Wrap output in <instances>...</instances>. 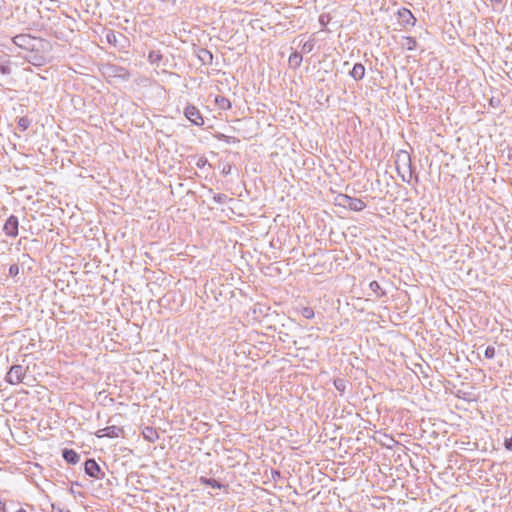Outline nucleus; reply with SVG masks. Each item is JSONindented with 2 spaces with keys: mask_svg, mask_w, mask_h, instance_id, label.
Returning <instances> with one entry per match:
<instances>
[{
  "mask_svg": "<svg viewBox=\"0 0 512 512\" xmlns=\"http://www.w3.org/2000/svg\"><path fill=\"white\" fill-rule=\"evenodd\" d=\"M499 102H500L499 100H494V98H491L490 105L493 107H496Z\"/></svg>",
  "mask_w": 512,
  "mask_h": 512,
  "instance_id": "32",
  "label": "nucleus"
},
{
  "mask_svg": "<svg viewBox=\"0 0 512 512\" xmlns=\"http://www.w3.org/2000/svg\"><path fill=\"white\" fill-rule=\"evenodd\" d=\"M84 466L85 473L92 478L102 479L105 476L104 472L101 470L100 466L94 459L86 460Z\"/></svg>",
  "mask_w": 512,
  "mask_h": 512,
  "instance_id": "7",
  "label": "nucleus"
},
{
  "mask_svg": "<svg viewBox=\"0 0 512 512\" xmlns=\"http://www.w3.org/2000/svg\"><path fill=\"white\" fill-rule=\"evenodd\" d=\"M198 58L203 64H211L213 60V55L207 49H200L198 53Z\"/></svg>",
  "mask_w": 512,
  "mask_h": 512,
  "instance_id": "17",
  "label": "nucleus"
},
{
  "mask_svg": "<svg viewBox=\"0 0 512 512\" xmlns=\"http://www.w3.org/2000/svg\"><path fill=\"white\" fill-rule=\"evenodd\" d=\"M208 163L207 158L205 157H199L196 161V166L198 168H204L206 164Z\"/></svg>",
  "mask_w": 512,
  "mask_h": 512,
  "instance_id": "28",
  "label": "nucleus"
},
{
  "mask_svg": "<svg viewBox=\"0 0 512 512\" xmlns=\"http://www.w3.org/2000/svg\"><path fill=\"white\" fill-rule=\"evenodd\" d=\"M142 435L143 438L150 443H154L159 439V434L157 430L150 426H146L143 428Z\"/></svg>",
  "mask_w": 512,
  "mask_h": 512,
  "instance_id": "11",
  "label": "nucleus"
},
{
  "mask_svg": "<svg viewBox=\"0 0 512 512\" xmlns=\"http://www.w3.org/2000/svg\"><path fill=\"white\" fill-rule=\"evenodd\" d=\"M3 232L10 238H16L19 232V220L15 215H10L3 226Z\"/></svg>",
  "mask_w": 512,
  "mask_h": 512,
  "instance_id": "4",
  "label": "nucleus"
},
{
  "mask_svg": "<svg viewBox=\"0 0 512 512\" xmlns=\"http://www.w3.org/2000/svg\"><path fill=\"white\" fill-rule=\"evenodd\" d=\"M314 45H315L314 40H308L305 43H303V45L301 47V51L303 53H310L313 50Z\"/></svg>",
  "mask_w": 512,
  "mask_h": 512,
  "instance_id": "25",
  "label": "nucleus"
},
{
  "mask_svg": "<svg viewBox=\"0 0 512 512\" xmlns=\"http://www.w3.org/2000/svg\"><path fill=\"white\" fill-rule=\"evenodd\" d=\"M300 314L306 319H312L315 316L314 310L311 307H301Z\"/></svg>",
  "mask_w": 512,
  "mask_h": 512,
  "instance_id": "24",
  "label": "nucleus"
},
{
  "mask_svg": "<svg viewBox=\"0 0 512 512\" xmlns=\"http://www.w3.org/2000/svg\"><path fill=\"white\" fill-rule=\"evenodd\" d=\"M213 200L218 204H224L228 200V196L223 193H218L213 196Z\"/></svg>",
  "mask_w": 512,
  "mask_h": 512,
  "instance_id": "26",
  "label": "nucleus"
},
{
  "mask_svg": "<svg viewBox=\"0 0 512 512\" xmlns=\"http://www.w3.org/2000/svg\"><path fill=\"white\" fill-rule=\"evenodd\" d=\"M350 76L355 80L363 79L365 75V67L361 63L354 64L352 70L350 71Z\"/></svg>",
  "mask_w": 512,
  "mask_h": 512,
  "instance_id": "12",
  "label": "nucleus"
},
{
  "mask_svg": "<svg viewBox=\"0 0 512 512\" xmlns=\"http://www.w3.org/2000/svg\"><path fill=\"white\" fill-rule=\"evenodd\" d=\"M484 356L487 359H492L495 356V347L494 346H487L484 351Z\"/></svg>",
  "mask_w": 512,
  "mask_h": 512,
  "instance_id": "27",
  "label": "nucleus"
},
{
  "mask_svg": "<svg viewBox=\"0 0 512 512\" xmlns=\"http://www.w3.org/2000/svg\"><path fill=\"white\" fill-rule=\"evenodd\" d=\"M26 368L22 365H13L6 375V381L9 384L17 385L21 383L26 375Z\"/></svg>",
  "mask_w": 512,
  "mask_h": 512,
  "instance_id": "2",
  "label": "nucleus"
},
{
  "mask_svg": "<svg viewBox=\"0 0 512 512\" xmlns=\"http://www.w3.org/2000/svg\"><path fill=\"white\" fill-rule=\"evenodd\" d=\"M277 476H278V477H280V472H278V471H274V472H273V477L275 478V477H277Z\"/></svg>",
  "mask_w": 512,
  "mask_h": 512,
  "instance_id": "34",
  "label": "nucleus"
},
{
  "mask_svg": "<svg viewBox=\"0 0 512 512\" xmlns=\"http://www.w3.org/2000/svg\"><path fill=\"white\" fill-rule=\"evenodd\" d=\"M62 456L67 463L73 464V465L77 464L80 460L79 454L76 451H74L73 449L65 448L62 451Z\"/></svg>",
  "mask_w": 512,
  "mask_h": 512,
  "instance_id": "10",
  "label": "nucleus"
},
{
  "mask_svg": "<svg viewBox=\"0 0 512 512\" xmlns=\"http://www.w3.org/2000/svg\"><path fill=\"white\" fill-rule=\"evenodd\" d=\"M277 476H278V477H280V472H278V471H274V472H273V477L275 478V477H277Z\"/></svg>",
  "mask_w": 512,
  "mask_h": 512,
  "instance_id": "35",
  "label": "nucleus"
},
{
  "mask_svg": "<svg viewBox=\"0 0 512 512\" xmlns=\"http://www.w3.org/2000/svg\"><path fill=\"white\" fill-rule=\"evenodd\" d=\"M95 435L98 437V438H102V437H108V438H118V437H123L124 435V429L122 427H119V426H116V425H111V426H107L103 429H99Z\"/></svg>",
  "mask_w": 512,
  "mask_h": 512,
  "instance_id": "6",
  "label": "nucleus"
},
{
  "mask_svg": "<svg viewBox=\"0 0 512 512\" xmlns=\"http://www.w3.org/2000/svg\"><path fill=\"white\" fill-rule=\"evenodd\" d=\"M399 159H402L404 166H406L407 171L401 172V167L397 163V171L400 177L404 182L410 183L411 178L413 176L412 166H411V158L410 155L407 153H403L402 155L398 156Z\"/></svg>",
  "mask_w": 512,
  "mask_h": 512,
  "instance_id": "3",
  "label": "nucleus"
},
{
  "mask_svg": "<svg viewBox=\"0 0 512 512\" xmlns=\"http://www.w3.org/2000/svg\"><path fill=\"white\" fill-rule=\"evenodd\" d=\"M111 70L115 76L121 77L123 79L129 78V72L123 67L112 66Z\"/></svg>",
  "mask_w": 512,
  "mask_h": 512,
  "instance_id": "20",
  "label": "nucleus"
},
{
  "mask_svg": "<svg viewBox=\"0 0 512 512\" xmlns=\"http://www.w3.org/2000/svg\"><path fill=\"white\" fill-rule=\"evenodd\" d=\"M200 482L202 484L210 486L212 488L221 489L223 487V485L220 482H218L216 479H213V478L201 477Z\"/></svg>",
  "mask_w": 512,
  "mask_h": 512,
  "instance_id": "19",
  "label": "nucleus"
},
{
  "mask_svg": "<svg viewBox=\"0 0 512 512\" xmlns=\"http://www.w3.org/2000/svg\"><path fill=\"white\" fill-rule=\"evenodd\" d=\"M398 22L402 26H414L416 18L413 16L409 9L402 8L398 11Z\"/></svg>",
  "mask_w": 512,
  "mask_h": 512,
  "instance_id": "8",
  "label": "nucleus"
},
{
  "mask_svg": "<svg viewBox=\"0 0 512 512\" xmlns=\"http://www.w3.org/2000/svg\"><path fill=\"white\" fill-rule=\"evenodd\" d=\"M401 46L406 50L412 51L417 47V40L410 36L403 37Z\"/></svg>",
  "mask_w": 512,
  "mask_h": 512,
  "instance_id": "14",
  "label": "nucleus"
},
{
  "mask_svg": "<svg viewBox=\"0 0 512 512\" xmlns=\"http://www.w3.org/2000/svg\"><path fill=\"white\" fill-rule=\"evenodd\" d=\"M490 1L495 4H501L503 0H490Z\"/></svg>",
  "mask_w": 512,
  "mask_h": 512,
  "instance_id": "33",
  "label": "nucleus"
},
{
  "mask_svg": "<svg viewBox=\"0 0 512 512\" xmlns=\"http://www.w3.org/2000/svg\"><path fill=\"white\" fill-rule=\"evenodd\" d=\"M334 386L341 394H343L347 387V381L343 378H336L334 380Z\"/></svg>",
  "mask_w": 512,
  "mask_h": 512,
  "instance_id": "23",
  "label": "nucleus"
},
{
  "mask_svg": "<svg viewBox=\"0 0 512 512\" xmlns=\"http://www.w3.org/2000/svg\"><path fill=\"white\" fill-rule=\"evenodd\" d=\"M19 273V267L16 264H13L9 268V275L16 276Z\"/></svg>",
  "mask_w": 512,
  "mask_h": 512,
  "instance_id": "29",
  "label": "nucleus"
},
{
  "mask_svg": "<svg viewBox=\"0 0 512 512\" xmlns=\"http://www.w3.org/2000/svg\"><path fill=\"white\" fill-rule=\"evenodd\" d=\"M302 55L301 53L295 51L293 52L288 59L289 66L296 69L298 68L302 63Z\"/></svg>",
  "mask_w": 512,
  "mask_h": 512,
  "instance_id": "15",
  "label": "nucleus"
},
{
  "mask_svg": "<svg viewBox=\"0 0 512 512\" xmlns=\"http://www.w3.org/2000/svg\"><path fill=\"white\" fill-rule=\"evenodd\" d=\"M0 72L2 74H10L11 73V68L9 65H4V64H0Z\"/></svg>",
  "mask_w": 512,
  "mask_h": 512,
  "instance_id": "30",
  "label": "nucleus"
},
{
  "mask_svg": "<svg viewBox=\"0 0 512 512\" xmlns=\"http://www.w3.org/2000/svg\"><path fill=\"white\" fill-rule=\"evenodd\" d=\"M30 124H31V120L26 116L20 117L17 120L18 128L22 132L26 131L29 128Z\"/></svg>",
  "mask_w": 512,
  "mask_h": 512,
  "instance_id": "21",
  "label": "nucleus"
},
{
  "mask_svg": "<svg viewBox=\"0 0 512 512\" xmlns=\"http://www.w3.org/2000/svg\"><path fill=\"white\" fill-rule=\"evenodd\" d=\"M338 199L339 205L345 208H349L352 211L359 212L366 208V203L359 198H354L348 195H340Z\"/></svg>",
  "mask_w": 512,
  "mask_h": 512,
  "instance_id": "1",
  "label": "nucleus"
},
{
  "mask_svg": "<svg viewBox=\"0 0 512 512\" xmlns=\"http://www.w3.org/2000/svg\"><path fill=\"white\" fill-rule=\"evenodd\" d=\"M215 104L217 105V107L219 109H222V110H229V109H231V106H232L230 100L221 95H217L215 97Z\"/></svg>",
  "mask_w": 512,
  "mask_h": 512,
  "instance_id": "13",
  "label": "nucleus"
},
{
  "mask_svg": "<svg viewBox=\"0 0 512 512\" xmlns=\"http://www.w3.org/2000/svg\"><path fill=\"white\" fill-rule=\"evenodd\" d=\"M504 447L507 450L512 451V436L510 438H505V440H504Z\"/></svg>",
  "mask_w": 512,
  "mask_h": 512,
  "instance_id": "31",
  "label": "nucleus"
},
{
  "mask_svg": "<svg viewBox=\"0 0 512 512\" xmlns=\"http://www.w3.org/2000/svg\"><path fill=\"white\" fill-rule=\"evenodd\" d=\"M34 38L27 34L16 35L13 42L23 49H33Z\"/></svg>",
  "mask_w": 512,
  "mask_h": 512,
  "instance_id": "9",
  "label": "nucleus"
},
{
  "mask_svg": "<svg viewBox=\"0 0 512 512\" xmlns=\"http://www.w3.org/2000/svg\"><path fill=\"white\" fill-rule=\"evenodd\" d=\"M106 41L114 46V47H117L118 46V34L114 31V30H108L106 32Z\"/></svg>",
  "mask_w": 512,
  "mask_h": 512,
  "instance_id": "18",
  "label": "nucleus"
},
{
  "mask_svg": "<svg viewBox=\"0 0 512 512\" xmlns=\"http://www.w3.org/2000/svg\"><path fill=\"white\" fill-rule=\"evenodd\" d=\"M162 60L160 51L152 50L148 54V61L152 64L159 63Z\"/></svg>",
  "mask_w": 512,
  "mask_h": 512,
  "instance_id": "22",
  "label": "nucleus"
},
{
  "mask_svg": "<svg viewBox=\"0 0 512 512\" xmlns=\"http://www.w3.org/2000/svg\"><path fill=\"white\" fill-rule=\"evenodd\" d=\"M184 115L192 124L196 126L204 125V119L196 106L191 104L187 105L184 111Z\"/></svg>",
  "mask_w": 512,
  "mask_h": 512,
  "instance_id": "5",
  "label": "nucleus"
},
{
  "mask_svg": "<svg viewBox=\"0 0 512 512\" xmlns=\"http://www.w3.org/2000/svg\"><path fill=\"white\" fill-rule=\"evenodd\" d=\"M369 288L377 298H381L386 295L385 290L380 286V284L377 281H371L369 284Z\"/></svg>",
  "mask_w": 512,
  "mask_h": 512,
  "instance_id": "16",
  "label": "nucleus"
}]
</instances>
